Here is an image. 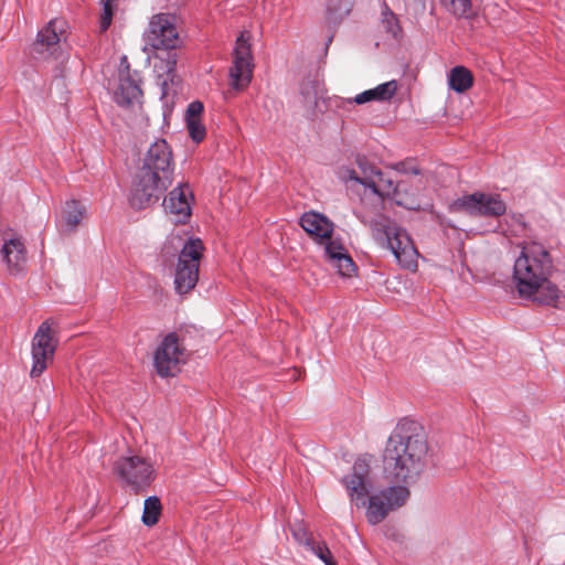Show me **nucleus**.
I'll return each mask as SVG.
<instances>
[{"label": "nucleus", "mask_w": 565, "mask_h": 565, "mask_svg": "<svg viewBox=\"0 0 565 565\" xmlns=\"http://www.w3.org/2000/svg\"><path fill=\"white\" fill-rule=\"evenodd\" d=\"M365 181V188L371 189V191L381 196H387L393 199L398 205L413 209L412 203L403 200L401 198V192L405 190V184L403 182L395 183L392 179L386 178L382 171L379 170L376 172L373 181Z\"/></svg>", "instance_id": "obj_17"}, {"label": "nucleus", "mask_w": 565, "mask_h": 565, "mask_svg": "<svg viewBox=\"0 0 565 565\" xmlns=\"http://www.w3.org/2000/svg\"><path fill=\"white\" fill-rule=\"evenodd\" d=\"M166 51V57H160L162 63L164 65L162 66L164 68V72L167 76L172 81L174 74H175V67H177V54L175 52H172V50H164Z\"/></svg>", "instance_id": "obj_30"}, {"label": "nucleus", "mask_w": 565, "mask_h": 565, "mask_svg": "<svg viewBox=\"0 0 565 565\" xmlns=\"http://www.w3.org/2000/svg\"><path fill=\"white\" fill-rule=\"evenodd\" d=\"M443 8L455 18L469 19L475 15L472 0H438Z\"/></svg>", "instance_id": "obj_23"}, {"label": "nucleus", "mask_w": 565, "mask_h": 565, "mask_svg": "<svg viewBox=\"0 0 565 565\" xmlns=\"http://www.w3.org/2000/svg\"><path fill=\"white\" fill-rule=\"evenodd\" d=\"M553 271V257L544 244L523 243L513 266V280L520 297L556 307L562 291L550 281Z\"/></svg>", "instance_id": "obj_2"}, {"label": "nucleus", "mask_w": 565, "mask_h": 565, "mask_svg": "<svg viewBox=\"0 0 565 565\" xmlns=\"http://www.w3.org/2000/svg\"><path fill=\"white\" fill-rule=\"evenodd\" d=\"M186 0H170V2L174 6H181L185 2Z\"/></svg>", "instance_id": "obj_35"}, {"label": "nucleus", "mask_w": 565, "mask_h": 565, "mask_svg": "<svg viewBox=\"0 0 565 565\" xmlns=\"http://www.w3.org/2000/svg\"><path fill=\"white\" fill-rule=\"evenodd\" d=\"M350 501L356 508H365L367 522L372 525L381 523L390 513L404 505L409 498L406 486H391L377 493L370 494L372 482L370 465L365 458L355 460L352 472L342 479Z\"/></svg>", "instance_id": "obj_3"}, {"label": "nucleus", "mask_w": 565, "mask_h": 565, "mask_svg": "<svg viewBox=\"0 0 565 565\" xmlns=\"http://www.w3.org/2000/svg\"><path fill=\"white\" fill-rule=\"evenodd\" d=\"M448 84L455 92L463 93L473 84L472 73L465 66H455L448 75Z\"/></svg>", "instance_id": "obj_22"}, {"label": "nucleus", "mask_w": 565, "mask_h": 565, "mask_svg": "<svg viewBox=\"0 0 565 565\" xmlns=\"http://www.w3.org/2000/svg\"><path fill=\"white\" fill-rule=\"evenodd\" d=\"M185 361V349L174 332L163 338L153 355L156 371L161 377L175 376Z\"/></svg>", "instance_id": "obj_9"}, {"label": "nucleus", "mask_w": 565, "mask_h": 565, "mask_svg": "<svg viewBox=\"0 0 565 565\" xmlns=\"http://www.w3.org/2000/svg\"><path fill=\"white\" fill-rule=\"evenodd\" d=\"M383 24L388 33L392 34L394 39H397L401 33V28L397 21V18L393 12H384L383 13Z\"/></svg>", "instance_id": "obj_29"}, {"label": "nucleus", "mask_w": 565, "mask_h": 565, "mask_svg": "<svg viewBox=\"0 0 565 565\" xmlns=\"http://www.w3.org/2000/svg\"><path fill=\"white\" fill-rule=\"evenodd\" d=\"M428 443L423 427L415 420L402 419L390 435L383 466L395 482H416L426 467Z\"/></svg>", "instance_id": "obj_1"}, {"label": "nucleus", "mask_w": 565, "mask_h": 565, "mask_svg": "<svg viewBox=\"0 0 565 565\" xmlns=\"http://www.w3.org/2000/svg\"><path fill=\"white\" fill-rule=\"evenodd\" d=\"M115 102L121 107H135L141 104L142 90L140 88V75L131 71L126 56L121 57L118 86L114 93Z\"/></svg>", "instance_id": "obj_13"}, {"label": "nucleus", "mask_w": 565, "mask_h": 565, "mask_svg": "<svg viewBox=\"0 0 565 565\" xmlns=\"http://www.w3.org/2000/svg\"><path fill=\"white\" fill-rule=\"evenodd\" d=\"M161 502L158 497L152 495L145 500L142 522L147 526H152L159 521L161 514Z\"/></svg>", "instance_id": "obj_24"}, {"label": "nucleus", "mask_w": 565, "mask_h": 565, "mask_svg": "<svg viewBox=\"0 0 565 565\" xmlns=\"http://www.w3.org/2000/svg\"><path fill=\"white\" fill-rule=\"evenodd\" d=\"M249 33L244 31L237 38L234 47L233 66L230 70L232 86L242 90L246 88L253 77V55L249 44Z\"/></svg>", "instance_id": "obj_11"}, {"label": "nucleus", "mask_w": 565, "mask_h": 565, "mask_svg": "<svg viewBox=\"0 0 565 565\" xmlns=\"http://www.w3.org/2000/svg\"><path fill=\"white\" fill-rule=\"evenodd\" d=\"M409 171H411L413 174H418V173H419L418 169H417V168H415V167H414V168H412Z\"/></svg>", "instance_id": "obj_36"}, {"label": "nucleus", "mask_w": 565, "mask_h": 565, "mask_svg": "<svg viewBox=\"0 0 565 565\" xmlns=\"http://www.w3.org/2000/svg\"><path fill=\"white\" fill-rule=\"evenodd\" d=\"M306 546L317 557H319L326 565H337L333 561L332 554L326 543L316 542L312 539H306Z\"/></svg>", "instance_id": "obj_25"}, {"label": "nucleus", "mask_w": 565, "mask_h": 565, "mask_svg": "<svg viewBox=\"0 0 565 565\" xmlns=\"http://www.w3.org/2000/svg\"><path fill=\"white\" fill-rule=\"evenodd\" d=\"M340 178L344 181V182H350V181H354L356 183H360L361 184V179H360V174L356 170L354 169H343L340 171Z\"/></svg>", "instance_id": "obj_32"}, {"label": "nucleus", "mask_w": 565, "mask_h": 565, "mask_svg": "<svg viewBox=\"0 0 565 565\" xmlns=\"http://www.w3.org/2000/svg\"><path fill=\"white\" fill-rule=\"evenodd\" d=\"M324 258L331 267L335 268L339 275L351 277L356 270V266L339 238H328L323 243Z\"/></svg>", "instance_id": "obj_14"}, {"label": "nucleus", "mask_w": 565, "mask_h": 565, "mask_svg": "<svg viewBox=\"0 0 565 565\" xmlns=\"http://www.w3.org/2000/svg\"><path fill=\"white\" fill-rule=\"evenodd\" d=\"M294 535H295L296 540L299 541V543L303 544L305 546H306V539H310L303 529H298L297 531L294 532Z\"/></svg>", "instance_id": "obj_33"}, {"label": "nucleus", "mask_w": 565, "mask_h": 565, "mask_svg": "<svg viewBox=\"0 0 565 565\" xmlns=\"http://www.w3.org/2000/svg\"><path fill=\"white\" fill-rule=\"evenodd\" d=\"M146 41L154 50L175 49L179 43L175 17L169 13L153 15L146 32Z\"/></svg>", "instance_id": "obj_12"}, {"label": "nucleus", "mask_w": 565, "mask_h": 565, "mask_svg": "<svg viewBox=\"0 0 565 565\" xmlns=\"http://www.w3.org/2000/svg\"><path fill=\"white\" fill-rule=\"evenodd\" d=\"M451 212H465L472 216L498 217L507 212V204L499 194L475 192L465 194L450 204Z\"/></svg>", "instance_id": "obj_8"}, {"label": "nucleus", "mask_w": 565, "mask_h": 565, "mask_svg": "<svg viewBox=\"0 0 565 565\" xmlns=\"http://www.w3.org/2000/svg\"><path fill=\"white\" fill-rule=\"evenodd\" d=\"M57 341L54 339L49 321L41 323L32 339V367L31 377H39L53 361Z\"/></svg>", "instance_id": "obj_10"}, {"label": "nucleus", "mask_w": 565, "mask_h": 565, "mask_svg": "<svg viewBox=\"0 0 565 565\" xmlns=\"http://www.w3.org/2000/svg\"><path fill=\"white\" fill-rule=\"evenodd\" d=\"M0 253L2 260L11 274H19L24 269L26 250L20 237L4 239Z\"/></svg>", "instance_id": "obj_18"}, {"label": "nucleus", "mask_w": 565, "mask_h": 565, "mask_svg": "<svg viewBox=\"0 0 565 565\" xmlns=\"http://www.w3.org/2000/svg\"><path fill=\"white\" fill-rule=\"evenodd\" d=\"M185 121H186V127H188L190 137L195 142H198V143L201 142L205 138V135H206L205 127L202 124L201 119H194V120L189 119Z\"/></svg>", "instance_id": "obj_28"}, {"label": "nucleus", "mask_w": 565, "mask_h": 565, "mask_svg": "<svg viewBox=\"0 0 565 565\" xmlns=\"http://www.w3.org/2000/svg\"><path fill=\"white\" fill-rule=\"evenodd\" d=\"M115 471L119 479L135 493L147 490L156 477L152 463L137 455L119 458L115 463Z\"/></svg>", "instance_id": "obj_7"}, {"label": "nucleus", "mask_w": 565, "mask_h": 565, "mask_svg": "<svg viewBox=\"0 0 565 565\" xmlns=\"http://www.w3.org/2000/svg\"><path fill=\"white\" fill-rule=\"evenodd\" d=\"M86 215L85 205L77 200H67L60 212L57 226L63 234L74 233Z\"/></svg>", "instance_id": "obj_19"}, {"label": "nucleus", "mask_w": 565, "mask_h": 565, "mask_svg": "<svg viewBox=\"0 0 565 565\" xmlns=\"http://www.w3.org/2000/svg\"><path fill=\"white\" fill-rule=\"evenodd\" d=\"M203 249V243L199 238H189L184 243L174 271V289L177 294L185 295L196 286Z\"/></svg>", "instance_id": "obj_6"}, {"label": "nucleus", "mask_w": 565, "mask_h": 565, "mask_svg": "<svg viewBox=\"0 0 565 565\" xmlns=\"http://www.w3.org/2000/svg\"><path fill=\"white\" fill-rule=\"evenodd\" d=\"M300 226L318 244L331 238L334 230L333 223L318 212H306L300 217Z\"/></svg>", "instance_id": "obj_16"}, {"label": "nucleus", "mask_w": 565, "mask_h": 565, "mask_svg": "<svg viewBox=\"0 0 565 565\" xmlns=\"http://www.w3.org/2000/svg\"><path fill=\"white\" fill-rule=\"evenodd\" d=\"M203 104L199 100H195V102H192L188 108H186V113H185V120H189V119H201V115L203 113Z\"/></svg>", "instance_id": "obj_31"}, {"label": "nucleus", "mask_w": 565, "mask_h": 565, "mask_svg": "<svg viewBox=\"0 0 565 565\" xmlns=\"http://www.w3.org/2000/svg\"><path fill=\"white\" fill-rule=\"evenodd\" d=\"M64 25L63 20H51L44 29L39 31L34 52L38 54H43L45 51L53 52L63 36Z\"/></svg>", "instance_id": "obj_20"}, {"label": "nucleus", "mask_w": 565, "mask_h": 565, "mask_svg": "<svg viewBox=\"0 0 565 565\" xmlns=\"http://www.w3.org/2000/svg\"><path fill=\"white\" fill-rule=\"evenodd\" d=\"M172 150L164 139H157L143 156L134 181L130 203L141 210L157 203L172 183Z\"/></svg>", "instance_id": "obj_4"}, {"label": "nucleus", "mask_w": 565, "mask_h": 565, "mask_svg": "<svg viewBox=\"0 0 565 565\" xmlns=\"http://www.w3.org/2000/svg\"><path fill=\"white\" fill-rule=\"evenodd\" d=\"M103 12L100 15V31H106L113 21L116 0H102Z\"/></svg>", "instance_id": "obj_27"}, {"label": "nucleus", "mask_w": 565, "mask_h": 565, "mask_svg": "<svg viewBox=\"0 0 565 565\" xmlns=\"http://www.w3.org/2000/svg\"><path fill=\"white\" fill-rule=\"evenodd\" d=\"M356 164L359 169L358 172L360 174L361 184L365 186L364 180L373 181L376 172H379V169L374 167L372 163H370L364 157H358Z\"/></svg>", "instance_id": "obj_26"}, {"label": "nucleus", "mask_w": 565, "mask_h": 565, "mask_svg": "<svg viewBox=\"0 0 565 565\" xmlns=\"http://www.w3.org/2000/svg\"><path fill=\"white\" fill-rule=\"evenodd\" d=\"M192 199L190 186L186 183L179 184L164 199V211L174 216V223H185L191 215Z\"/></svg>", "instance_id": "obj_15"}, {"label": "nucleus", "mask_w": 565, "mask_h": 565, "mask_svg": "<svg viewBox=\"0 0 565 565\" xmlns=\"http://www.w3.org/2000/svg\"><path fill=\"white\" fill-rule=\"evenodd\" d=\"M511 218L521 227L525 228L526 224L524 221V216L522 214H513L511 215Z\"/></svg>", "instance_id": "obj_34"}, {"label": "nucleus", "mask_w": 565, "mask_h": 565, "mask_svg": "<svg viewBox=\"0 0 565 565\" xmlns=\"http://www.w3.org/2000/svg\"><path fill=\"white\" fill-rule=\"evenodd\" d=\"M397 90V84L395 81H390L383 84L377 85L376 87L372 89L364 90L360 94H358L353 99H341L340 104L337 106H341L344 104L351 105L352 103L362 105L369 102L377 100V102H384L391 99Z\"/></svg>", "instance_id": "obj_21"}, {"label": "nucleus", "mask_w": 565, "mask_h": 565, "mask_svg": "<svg viewBox=\"0 0 565 565\" xmlns=\"http://www.w3.org/2000/svg\"><path fill=\"white\" fill-rule=\"evenodd\" d=\"M373 237L388 248L398 264L407 269L416 268L418 253L405 230L395 223H386L373 230Z\"/></svg>", "instance_id": "obj_5"}]
</instances>
